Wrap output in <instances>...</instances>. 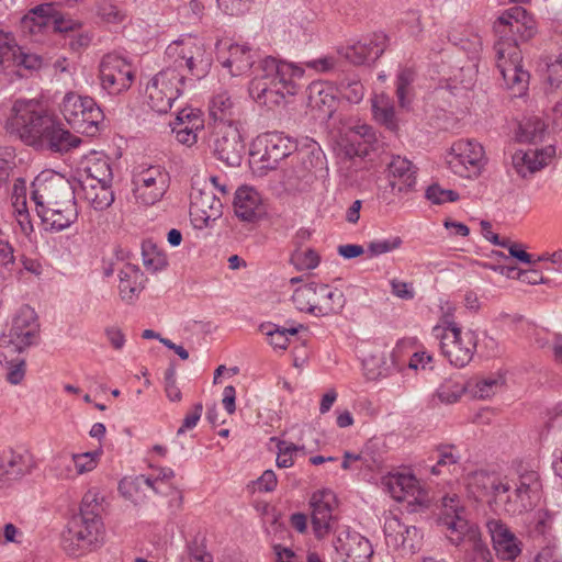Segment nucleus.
<instances>
[{"mask_svg":"<svg viewBox=\"0 0 562 562\" xmlns=\"http://www.w3.org/2000/svg\"><path fill=\"white\" fill-rule=\"evenodd\" d=\"M186 74L166 67L156 74L146 87V102L158 114H166L181 94Z\"/></svg>","mask_w":562,"mask_h":562,"instance_id":"9b49d317","label":"nucleus"},{"mask_svg":"<svg viewBox=\"0 0 562 562\" xmlns=\"http://www.w3.org/2000/svg\"><path fill=\"white\" fill-rule=\"evenodd\" d=\"M50 471L59 480H71L76 477L72 454L58 453L52 460Z\"/></svg>","mask_w":562,"mask_h":562,"instance_id":"864d4df0","label":"nucleus"},{"mask_svg":"<svg viewBox=\"0 0 562 562\" xmlns=\"http://www.w3.org/2000/svg\"><path fill=\"white\" fill-rule=\"evenodd\" d=\"M465 391V386L453 381L442 383L436 392L437 398L442 404L457 403Z\"/></svg>","mask_w":562,"mask_h":562,"instance_id":"052dcab7","label":"nucleus"},{"mask_svg":"<svg viewBox=\"0 0 562 562\" xmlns=\"http://www.w3.org/2000/svg\"><path fill=\"white\" fill-rule=\"evenodd\" d=\"M426 198L434 204H443L446 202H456L459 200V193L453 190H447L439 184H431L426 190Z\"/></svg>","mask_w":562,"mask_h":562,"instance_id":"e2e57ef3","label":"nucleus"},{"mask_svg":"<svg viewBox=\"0 0 562 562\" xmlns=\"http://www.w3.org/2000/svg\"><path fill=\"white\" fill-rule=\"evenodd\" d=\"M404 530L406 525L402 524L396 516H387L384 521V535L389 546L400 548L405 543Z\"/></svg>","mask_w":562,"mask_h":562,"instance_id":"09e8293b","label":"nucleus"},{"mask_svg":"<svg viewBox=\"0 0 562 562\" xmlns=\"http://www.w3.org/2000/svg\"><path fill=\"white\" fill-rule=\"evenodd\" d=\"M378 143L375 131L368 124L357 123L349 127L346 133L342 148L346 156L366 157Z\"/></svg>","mask_w":562,"mask_h":562,"instance_id":"cd10ccee","label":"nucleus"},{"mask_svg":"<svg viewBox=\"0 0 562 562\" xmlns=\"http://www.w3.org/2000/svg\"><path fill=\"white\" fill-rule=\"evenodd\" d=\"M325 157L322 153L305 151L296 156V165L293 167L292 176L297 181L312 182L318 171H323Z\"/></svg>","mask_w":562,"mask_h":562,"instance_id":"72a5a7b5","label":"nucleus"},{"mask_svg":"<svg viewBox=\"0 0 562 562\" xmlns=\"http://www.w3.org/2000/svg\"><path fill=\"white\" fill-rule=\"evenodd\" d=\"M505 384V376L497 372L486 378L469 382L468 387L472 395L479 400H488L494 396Z\"/></svg>","mask_w":562,"mask_h":562,"instance_id":"58836bf2","label":"nucleus"},{"mask_svg":"<svg viewBox=\"0 0 562 562\" xmlns=\"http://www.w3.org/2000/svg\"><path fill=\"white\" fill-rule=\"evenodd\" d=\"M547 66V79L551 86H559L562 82V54L549 58Z\"/></svg>","mask_w":562,"mask_h":562,"instance_id":"338daca9","label":"nucleus"},{"mask_svg":"<svg viewBox=\"0 0 562 562\" xmlns=\"http://www.w3.org/2000/svg\"><path fill=\"white\" fill-rule=\"evenodd\" d=\"M260 331L268 337L269 344L279 350H285L289 346V335L294 336L299 333V328H284L271 323L261 324Z\"/></svg>","mask_w":562,"mask_h":562,"instance_id":"79ce46f5","label":"nucleus"},{"mask_svg":"<svg viewBox=\"0 0 562 562\" xmlns=\"http://www.w3.org/2000/svg\"><path fill=\"white\" fill-rule=\"evenodd\" d=\"M506 476L495 472L484 470L475 471L467 476L465 485L470 495L475 499L488 497V503L493 506V501L498 493Z\"/></svg>","mask_w":562,"mask_h":562,"instance_id":"c85d7f7f","label":"nucleus"},{"mask_svg":"<svg viewBox=\"0 0 562 562\" xmlns=\"http://www.w3.org/2000/svg\"><path fill=\"white\" fill-rule=\"evenodd\" d=\"M105 537L101 517L74 516L63 537L64 549L71 555H80L103 544Z\"/></svg>","mask_w":562,"mask_h":562,"instance_id":"9d476101","label":"nucleus"},{"mask_svg":"<svg viewBox=\"0 0 562 562\" xmlns=\"http://www.w3.org/2000/svg\"><path fill=\"white\" fill-rule=\"evenodd\" d=\"M256 151L252 155H259L262 167L273 170L278 164L290 156L295 149L296 144L290 137L282 133H266L257 138Z\"/></svg>","mask_w":562,"mask_h":562,"instance_id":"4be33fe9","label":"nucleus"},{"mask_svg":"<svg viewBox=\"0 0 562 562\" xmlns=\"http://www.w3.org/2000/svg\"><path fill=\"white\" fill-rule=\"evenodd\" d=\"M32 200L36 209L56 206V204L76 201L75 191L69 181L58 173L42 172L32 182Z\"/></svg>","mask_w":562,"mask_h":562,"instance_id":"f3484780","label":"nucleus"},{"mask_svg":"<svg viewBox=\"0 0 562 562\" xmlns=\"http://www.w3.org/2000/svg\"><path fill=\"white\" fill-rule=\"evenodd\" d=\"M5 128L37 150L67 153L81 143L78 136L66 130L58 119L33 99H19L13 103Z\"/></svg>","mask_w":562,"mask_h":562,"instance_id":"f257e3e1","label":"nucleus"},{"mask_svg":"<svg viewBox=\"0 0 562 562\" xmlns=\"http://www.w3.org/2000/svg\"><path fill=\"white\" fill-rule=\"evenodd\" d=\"M100 458V453L94 452H83V453H74V467L76 476L81 475L94 470L98 465Z\"/></svg>","mask_w":562,"mask_h":562,"instance_id":"680f3d73","label":"nucleus"},{"mask_svg":"<svg viewBox=\"0 0 562 562\" xmlns=\"http://www.w3.org/2000/svg\"><path fill=\"white\" fill-rule=\"evenodd\" d=\"M16 52H19V45L14 36L0 30V71L14 65Z\"/></svg>","mask_w":562,"mask_h":562,"instance_id":"a18cd8bd","label":"nucleus"},{"mask_svg":"<svg viewBox=\"0 0 562 562\" xmlns=\"http://www.w3.org/2000/svg\"><path fill=\"white\" fill-rule=\"evenodd\" d=\"M532 19L521 7H513L506 10L494 23V31L499 40L494 45L496 66L503 76L507 88L520 95L528 86L529 72L522 68L521 52L517 45L515 33L521 29L531 35Z\"/></svg>","mask_w":562,"mask_h":562,"instance_id":"f03ea898","label":"nucleus"},{"mask_svg":"<svg viewBox=\"0 0 562 562\" xmlns=\"http://www.w3.org/2000/svg\"><path fill=\"white\" fill-rule=\"evenodd\" d=\"M22 352H15L8 359L0 357V363L8 369L7 380L13 385L19 384L25 375V360L21 357Z\"/></svg>","mask_w":562,"mask_h":562,"instance_id":"603ef678","label":"nucleus"},{"mask_svg":"<svg viewBox=\"0 0 562 562\" xmlns=\"http://www.w3.org/2000/svg\"><path fill=\"white\" fill-rule=\"evenodd\" d=\"M61 113L72 128L88 136L97 135L104 120L102 110L92 98L75 92L64 97Z\"/></svg>","mask_w":562,"mask_h":562,"instance_id":"1a4fd4ad","label":"nucleus"},{"mask_svg":"<svg viewBox=\"0 0 562 562\" xmlns=\"http://www.w3.org/2000/svg\"><path fill=\"white\" fill-rule=\"evenodd\" d=\"M321 258L314 249H295L290 256V263L297 271L312 270L319 265Z\"/></svg>","mask_w":562,"mask_h":562,"instance_id":"8fccbe9b","label":"nucleus"},{"mask_svg":"<svg viewBox=\"0 0 562 562\" xmlns=\"http://www.w3.org/2000/svg\"><path fill=\"white\" fill-rule=\"evenodd\" d=\"M38 327L35 311L29 305L21 306L14 314L8 331L0 337V357L8 359L34 345Z\"/></svg>","mask_w":562,"mask_h":562,"instance_id":"6e6552de","label":"nucleus"},{"mask_svg":"<svg viewBox=\"0 0 562 562\" xmlns=\"http://www.w3.org/2000/svg\"><path fill=\"white\" fill-rule=\"evenodd\" d=\"M22 29L33 35L47 30L71 34L81 30V23L57 11L53 4L46 3L30 10L22 19Z\"/></svg>","mask_w":562,"mask_h":562,"instance_id":"2eb2a0df","label":"nucleus"},{"mask_svg":"<svg viewBox=\"0 0 562 562\" xmlns=\"http://www.w3.org/2000/svg\"><path fill=\"white\" fill-rule=\"evenodd\" d=\"M216 55L217 60L234 77L246 75L250 69H255L259 60H261L258 52L248 44L232 43L229 41H218L216 43Z\"/></svg>","mask_w":562,"mask_h":562,"instance_id":"a211bd4d","label":"nucleus"},{"mask_svg":"<svg viewBox=\"0 0 562 562\" xmlns=\"http://www.w3.org/2000/svg\"><path fill=\"white\" fill-rule=\"evenodd\" d=\"M402 243V238L398 236L387 239L373 240L369 243L368 251L370 254V257L380 256L400 248Z\"/></svg>","mask_w":562,"mask_h":562,"instance_id":"0e129e2a","label":"nucleus"},{"mask_svg":"<svg viewBox=\"0 0 562 562\" xmlns=\"http://www.w3.org/2000/svg\"><path fill=\"white\" fill-rule=\"evenodd\" d=\"M240 123H217L215 126L214 154L228 166H238L245 151Z\"/></svg>","mask_w":562,"mask_h":562,"instance_id":"6ab92c4d","label":"nucleus"},{"mask_svg":"<svg viewBox=\"0 0 562 562\" xmlns=\"http://www.w3.org/2000/svg\"><path fill=\"white\" fill-rule=\"evenodd\" d=\"M512 162L517 173L522 178L540 170L547 164L543 155L537 150H517L512 157Z\"/></svg>","mask_w":562,"mask_h":562,"instance_id":"e433bc0d","label":"nucleus"},{"mask_svg":"<svg viewBox=\"0 0 562 562\" xmlns=\"http://www.w3.org/2000/svg\"><path fill=\"white\" fill-rule=\"evenodd\" d=\"M486 528L499 559L514 561L520 555L521 542L502 520L491 519L486 522Z\"/></svg>","mask_w":562,"mask_h":562,"instance_id":"bb28decb","label":"nucleus"},{"mask_svg":"<svg viewBox=\"0 0 562 562\" xmlns=\"http://www.w3.org/2000/svg\"><path fill=\"white\" fill-rule=\"evenodd\" d=\"M209 111L210 116L217 123H239L237 119L239 114L238 104L228 91L223 90L215 93L210 101Z\"/></svg>","mask_w":562,"mask_h":562,"instance_id":"473e14b6","label":"nucleus"},{"mask_svg":"<svg viewBox=\"0 0 562 562\" xmlns=\"http://www.w3.org/2000/svg\"><path fill=\"white\" fill-rule=\"evenodd\" d=\"M446 159L454 175L468 179L479 177L486 162L483 146L474 139L456 140Z\"/></svg>","mask_w":562,"mask_h":562,"instance_id":"4468645a","label":"nucleus"},{"mask_svg":"<svg viewBox=\"0 0 562 562\" xmlns=\"http://www.w3.org/2000/svg\"><path fill=\"white\" fill-rule=\"evenodd\" d=\"M172 132L176 134V139L188 147L194 145L198 140V133L203 130V119L202 117H193L192 124L182 123H173Z\"/></svg>","mask_w":562,"mask_h":562,"instance_id":"c03bdc74","label":"nucleus"},{"mask_svg":"<svg viewBox=\"0 0 562 562\" xmlns=\"http://www.w3.org/2000/svg\"><path fill=\"white\" fill-rule=\"evenodd\" d=\"M387 36L382 33H373L372 35L360 41V44H366V55L370 61H375L387 47Z\"/></svg>","mask_w":562,"mask_h":562,"instance_id":"5fc2aeb1","label":"nucleus"},{"mask_svg":"<svg viewBox=\"0 0 562 562\" xmlns=\"http://www.w3.org/2000/svg\"><path fill=\"white\" fill-rule=\"evenodd\" d=\"M337 90L344 99L355 104L359 103L364 97V88L362 83L355 78L342 79L339 82Z\"/></svg>","mask_w":562,"mask_h":562,"instance_id":"6e6d98bb","label":"nucleus"},{"mask_svg":"<svg viewBox=\"0 0 562 562\" xmlns=\"http://www.w3.org/2000/svg\"><path fill=\"white\" fill-rule=\"evenodd\" d=\"M387 177L393 192H408L416 184L415 167L408 159L401 156L393 157L389 162Z\"/></svg>","mask_w":562,"mask_h":562,"instance_id":"c756f323","label":"nucleus"},{"mask_svg":"<svg viewBox=\"0 0 562 562\" xmlns=\"http://www.w3.org/2000/svg\"><path fill=\"white\" fill-rule=\"evenodd\" d=\"M477 70L476 66L473 64H468L465 66L460 67L454 72L453 77L450 79V88L451 89H464L471 90L476 82Z\"/></svg>","mask_w":562,"mask_h":562,"instance_id":"3c124183","label":"nucleus"},{"mask_svg":"<svg viewBox=\"0 0 562 562\" xmlns=\"http://www.w3.org/2000/svg\"><path fill=\"white\" fill-rule=\"evenodd\" d=\"M12 196H16L14 202V214L16 222L23 234L27 235L33 231V225L30 220V214L26 209L25 202V182L22 179H18L13 186Z\"/></svg>","mask_w":562,"mask_h":562,"instance_id":"ea45409f","label":"nucleus"},{"mask_svg":"<svg viewBox=\"0 0 562 562\" xmlns=\"http://www.w3.org/2000/svg\"><path fill=\"white\" fill-rule=\"evenodd\" d=\"M81 181H92L91 183H112L113 172L105 156L91 157L85 167V177Z\"/></svg>","mask_w":562,"mask_h":562,"instance_id":"4c0bfd02","label":"nucleus"},{"mask_svg":"<svg viewBox=\"0 0 562 562\" xmlns=\"http://www.w3.org/2000/svg\"><path fill=\"white\" fill-rule=\"evenodd\" d=\"M432 334L439 339L441 353L450 364L464 368L471 362L477 346V336L474 331L462 330L460 327L442 330L440 326H435Z\"/></svg>","mask_w":562,"mask_h":562,"instance_id":"ddd939ff","label":"nucleus"},{"mask_svg":"<svg viewBox=\"0 0 562 562\" xmlns=\"http://www.w3.org/2000/svg\"><path fill=\"white\" fill-rule=\"evenodd\" d=\"M442 516L441 521L442 525L447 528V537L450 535V531H452V525L450 521H457L458 520H467L462 514L464 509L459 506V497L457 495L453 496H445L442 498Z\"/></svg>","mask_w":562,"mask_h":562,"instance_id":"de8ad7c7","label":"nucleus"},{"mask_svg":"<svg viewBox=\"0 0 562 562\" xmlns=\"http://www.w3.org/2000/svg\"><path fill=\"white\" fill-rule=\"evenodd\" d=\"M458 460L459 456L454 453L453 446H441L437 450V462L431 467V472L434 474H440L442 467L453 465Z\"/></svg>","mask_w":562,"mask_h":562,"instance_id":"69168bd1","label":"nucleus"},{"mask_svg":"<svg viewBox=\"0 0 562 562\" xmlns=\"http://www.w3.org/2000/svg\"><path fill=\"white\" fill-rule=\"evenodd\" d=\"M296 310L316 317L338 313L345 304L340 290L318 282H308L296 288L292 294Z\"/></svg>","mask_w":562,"mask_h":562,"instance_id":"0eeeda50","label":"nucleus"},{"mask_svg":"<svg viewBox=\"0 0 562 562\" xmlns=\"http://www.w3.org/2000/svg\"><path fill=\"white\" fill-rule=\"evenodd\" d=\"M312 508V528L318 540L324 539L331 531L337 532L334 540L336 552L344 562H370L373 549L370 541L358 532L350 531L347 527H335L337 518L333 510L337 505L336 495L330 490H321L312 494L310 499Z\"/></svg>","mask_w":562,"mask_h":562,"instance_id":"7ed1b4c3","label":"nucleus"},{"mask_svg":"<svg viewBox=\"0 0 562 562\" xmlns=\"http://www.w3.org/2000/svg\"><path fill=\"white\" fill-rule=\"evenodd\" d=\"M35 467L34 456L24 447H9L0 452V471L9 480H21Z\"/></svg>","mask_w":562,"mask_h":562,"instance_id":"393cba45","label":"nucleus"},{"mask_svg":"<svg viewBox=\"0 0 562 562\" xmlns=\"http://www.w3.org/2000/svg\"><path fill=\"white\" fill-rule=\"evenodd\" d=\"M103 497L97 488L89 490L82 497L80 505V516L101 517Z\"/></svg>","mask_w":562,"mask_h":562,"instance_id":"4d7b16f0","label":"nucleus"},{"mask_svg":"<svg viewBox=\"0 0 562 562\" xmlns=\"http://www.w3.org/2000/svg\"><path fill=\"white\" fill-rule=\"evenodd\" d=\"M97 13L104 22L112 24H120L126 19V12L110 0L100 1Z\"/></svg>","mask_w":562,"mask_h":562,"instance_id":"13d9d810","label":"nucleus"},{"mask_svg":"<svg viewBox=\"0 0 562 562\" xmlns=\"http://www.w3.org/2000/svg\"><path fill=\"white\" fill-rule=\"evenodd\" d=\"M415 71L412 68H402L396 76V97L402 108L411 103L413 97V82L415 81Z\"/></svg>","mask_w":562,"mask_h":562,"instance_id":"37998d69","label":"nucleus"},{"mask_svg":"<svg viewBox=\"0 0 562 562\" xmlns=\"http://www.w3.org/2000/svg\"><path fill=\"white\" fill-rule=\"evenodd\" d=\"M546 125L539 117H530L519 125L517 138L522 143H537L542 139Z\"/></svg>","mask_w":562,"mask_h":562,"instance_id":"49530a36","label":"nucleus"},{"mask_svg":"<svg viewBox=\"0 0 562 562\" xmlns=\"http://www.w3.org/2000/svg\"><path fill=\"white\" fill-rule=\"evenodd\" d=\"M235 216L245 223H257L266 215V205L261 194L252 187H239L234 195Z\"/></svg>","mask_w":562,"mask_h":562,"instance_id":"a878e982","label":"nucleus"},{"mask_svg":"<svg viewBox=\"0 0 562 562\" xmlns=\"http://www.w3.org/2000/svg\"><path fill=\"white\" fill-rule=\"evenodd\" d=\"M81 181L83 199L97 211H103L112 205L114 193L112 183H91Z\"/></svg>","mask_w":562,"mask_h":562,"instance_id":"c9c22d12","label":"nucleus"},{"mask_svg":"<svg viewBox=\"0 0 562 562\" xmlns=\"http://www.w3.org/2000/svg\"><path fill=\"white\" fill-rule=\"evenodd\" d=\"M452 531L448 536L451 543L461 546L473 562H492L493 555L486 543L482 541L479 528L468 520L450 521Z\"/></svg>","mask_w":562,"mask_h":562,"instance_id":"412c9836","label":"nucleus"},{"mask_svg":"<svg viewBox=\"0 0 562 562\" xmlns=\"http://www.w3.org/2000/svg\"><path fill=\"white\" fill-rule=\"evenodd\" d=\"M119 278L120 296L131 303L144 288V274L138 267L127 263L120 270Z\"/></svg>","mask_w":562,"mask_h":562,"instance_id":"f704fd0d","label":"nucleus"},{"mask_svg":"<svg viewBox=\"0 0 562 562\" xmlns=\"http://www.w3.org/2000/svg\"><path fill=\"white\" fill-rule=\"evenodd\" d=\"M135 79V68L132 63L116 53L105 54L99 64V80L103 90L109 94H120L127 91Z\"/></svg>","mask_w":562,"mask_h":562,"instance_id":"dca6fc26","label":"nucleus"},{"mask_svg":"<svg viewBox=\"0 0 562 562\" xmlns=\"http://www.w3.org/2000/svg\"><path fill=\"white\" fill-rule=\"evenodd\" d=\"M372 113L376 122L385 125L389 130L396 128L394 105L387 95L380 94L372 99Z\"/></svg>","mask_w":562,"mask_h":562,"instance_id":"a19ab883","label":"nucleus"},{"mask_svg":"<svg viewBox=\"0 0 562 562\" xmlns=\"http://www.w3.org/2000/svg\"><path fill=\"white\" fill-rule=\"evenodd\" d=\"M169 183V173L160 165H139L133 170L132 192L136 202L142 205H154L160 201Z\"/></svg>","mask_w":562,"mask_h":562,"instance_id":"f8f14e48","label":"nucleus"},{"mask_svg":"<svg viewBox=\"0 0 562 562\" xmlns=\"http://www.w3.org/2000/svg\"><path fill=\"white\" fill-rule=\"evenodd\" d=\"M541 490L542 484L537 471H520L514 488L506 476L498 493L495 495L493 507L496 512L509 516L521 515L536 507L541 497Z\"/></svg>","mask_w":562,"mask_h":562,"instance_id":"39448f33","label":"nucleus"},{"mask_svg":"<svg viewBox=\"0 0 562 562\" xmlns=\"http://www.w3.org/2000/svg\"><path fill=\"white\" fill-rule=\"evenodd\" d=\"M165 54L166 60L169 63L168 67L198 79L207 74L212 63L203 43L191 35L171 42Z\"/></svg>","mask_w":562,"mask_h":562,"instance_id":"423d86ee","label":"nucleus"},{"mask_svg":"<svg viewBox=\"0 0 562 562\" xmlns=\"http://www.w3.org/2000/svg\"><path fill=\"white\" fill-rule=\"evenodd\" d=\"M552 529V516L547 510H539L533 516L532 527L530 532L533 537H542L543 542L551 541L549 536Z\"/></svg>","mask_w":562,"mask_h":562,"instance_id":"bf43d9fd","label":"nucleus"},{"mask_svg":"<svg viewBox=\"0 0 562 562\" xmlns=\"http://www.w3.org/2000/svg\"><path fill=\"white\" fill-rule=\"evenodd\" d=\"M223 204L212 188L205 186L191 192L190 216L195 227L203 228L222 215Z\"/></svg>","mask_w":562,"mask_h":562,"instance_id":"5701e85b","label":"nucleus"},{"mask_svg":"<svg viewBox=\"0 0 562 562\" xmlns=\"http://www.w3.org/2000/svg\"><path fill=\"white\" fill-rule=\"evenodd\" d=\"M384 490L397 502L428 506V492L413 474L394 473L382 479Z\"/></svg>","mask_w":562,"mask_h":562,"instance_id":"aec40b11","label":"nucleus"},{"mask_svg":"<svg viewBox=\"0 0 562 562\" xmlns=\"http://www.w3.org/2000/svg\"><path fill=\"white\" fill-rule=\"evenodd\" d=\"M175 476V472L170 468L159 470L157 476L140 474L135 477H125L119 484L120 492L131 501H137L138 494L145 496L146 490H151L156 494H168L167 490L169 481Z\"/></svg>","mask_w":562,"mask_h":562,"instance_id":"b1692460","label":"nucleus"},{"mask_svg":"<svg viewBox=\"0 0 562 562\" xmlns=\"http://www.w3.org/2000/svg\"><path fill=\"white\" fill-rule=\"evenodd\" d=\"M366 52V44L358 42L346 48L345 57L353 65H363L369 63Z\"/></svg>","mask_w":562,"mask_h":562,"instance_id":"774afa93","label":"nucleus"},{"mask_svg":"<svg viewBox=\"0 0 562 562\" xmlns=\"http://www.w3.org/2000/svg\"><path fill=\"white\" fill-rule=\"evenodd\" d=\"M249 83V94L259 104L273 108L280 105L285 97L299 91L297 79L304 75L302 67L291 63L279 61L271 56L259 60Z\"/></svg>","mask_w":562,"mask_h":562,"instance_id":"20e7f679","label":"nucleus"},{"mask_svg":"<svg viewBox=\"0 0 562 562\" xmlns=\"http://www.w3.org/2000/svg\"><path fill=\"white\" fill-rule=\"evenodd\" d=\"M36 212L43 224L56 232L69 227L78 217L76 201L70 202V205L63 203L56 204V206L37 207Z\"/></svg>","mask_w":562,"mask_h":562,"instance_id":"7c9ffc66","label":"nucleus"},{"mask_svg":"<svg viewBox=\"0 0 562 562\" xmlns=\"http://www.w3.org/2000/svg\"><path fill=\"white\" fill-rule=\"evenodd\" d=\"M337 98L331 85L314 81L307 88V105L323 116L330 117L336 109Z\"/></svg>","mask_w":562,"mask_h":562,"instance_id":"2f4dec72","label":"nucleus"}]
</instances>
